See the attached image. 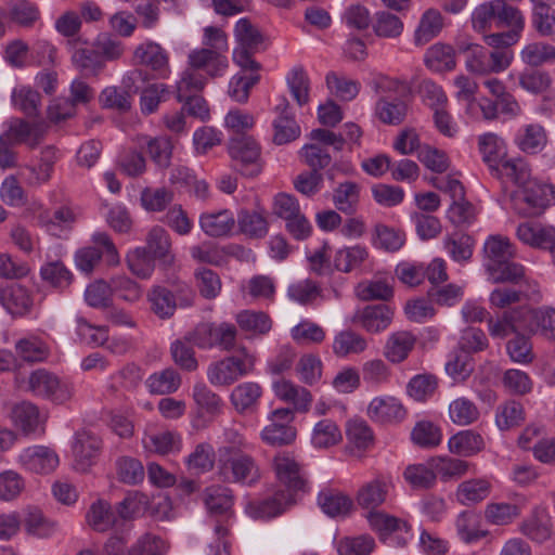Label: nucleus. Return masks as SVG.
Segmentation results:
<instances>
[{
  "mask_svg": "<svg viewBox=\"0 0 555 555\" xmlns=\"http://www.w3.org/2000/svg\"><path fill=\"white\" fill-rule=\"evenodd\" d=\"M516 327H522V332L529 335L555 340V308L518 306L500 313L496 320H488V331L493 338L504 339L507 333L515 332Z\"/></svg>",
  "mask_w": 555,
  "mask_h": 555,
  "instance_id": "1",
  "label": "nucleus"
},
{
  "mask_svg": "<svg viewBox=\"0 0 555 555\" xmlns=\"http://www.w3.org/2000/svg\"><path fill=\"white\" fill-rule=\"evenodd\" d=\"M483 255V267L491 283H517L524 278L525 267L512 260L515 251L507 237L490 236L485 242Z\"/></svg>",
  "mask_w": 555,
  "mask_h": 555,
  "instance_id": "2",
  "label": "nucleus"
},
{
  "mask_svg": "<svg viewBox=\"0 0 555 555\" xmlns=\"http://www.w3.org/2000/svg\"><path fill=\"white\" fill-rule=\"evenodd\" d=\"M234 436L236 439L233 444L218 449V475L225 482L253 485L260 478L258 465L253 456L241 450L244 446L242 437L236 434Z\"/></svg>",
  "mask_w": 555,
  "mask_h": 555,
  "instance_id": "3",
  "label": "nucleus"
},
{
  "mask_svg": "<svg viewBox=\"0 0 555 555\" xmlns=\"http://www.w3.org/2000/svg\"><path fill=\"white\" fill-rule=\"evenodd\" d=\"M513 210L521 217H539L555 204V188L551 184L530 180L511 194Z\"/></svg>",
  "mask_w": 555,
  "mask_h": 555,
  "instance_id": "4",
  "label": "nucleus"
},
{
  "mask_svg": "<svg viewBox=\"0 0 555 555\" xmlns=\"http://www.w3.org/2000/svg\"><path fill=\"white\" fill-rule=\"evenodd\" d=\"M256 358L248 349L241 346L234 353L209 365L207 378L212 385L230 386L254 372Z\"/></svg>",
  "mask_w": 555,
  "mask_h": 555,
  "instance_id": "5",
  "label": "nucleus"
},
{
  "mask_svg": "<svg viewBox=\"0 0 555 555\" xmlns=\"http://www.w3.org/2000/svg\"><path fill=\"white\" fill-rule=\"evenodd\" d=\"M489 294V304L492 308L503 310V312L512 309L513 305H518L522 301L538 304L542 300L539 284L526 276V269H524V278L517 283L501 282Z\"/></svg>",
  "mask_w": 555,
  "mask_h": 555,
  "instance_id": "6",
  "label": "nucleus"
},
{
  "mask_svg": "<svg viewBox=\"0 0 555 555\" xmlns=\"http://www.w3.org/2000/svg\"><path fill=\"white\" fill-rule=\"evenodd\" d=\"M27 388L33 395L56 404L66 403L74 396V386L70 383L46 369H37L30 373Z\"/></svg>",
  "mask_w": 555,
  "mask_h": 555,
  "instance_id": "7",
  "label": "nucleus"
},
{
  "mask_svg": "<svg viewBox=\"0 0 555 555\" xmlns=\"http://www.w3.org/2000/svg\"><path fill=\"white\" fill-rule=\"evenodd\" d=\"M185 340L201 349L220 347L222 350H232L236 340V328L233 324L221 323L216 325L203 322L185 334Z\"/></svg>",
  "mask_w": 555,
  "mask_h": 555,
  "instance_id": "8",
  "label": "nucleus"
},
{
  "mask_svg": "<svg viewBox=\"0 0 555 555\" xmlns=\"http://www.w3.org/2000/svg\"><path fill=\"white\" fill-rule=\"evenodd\" d=\"M228 151L234 167L245 177H256L262 170L260 146L254 138L235 134L228 144Z\"/></svg>",
  "mask_w": 555,
  "mask_h": 555,
  "instance_id": "9",
  "label": "nucleus"
},
{
  "mask_svg": "<svg viewBox=\"0 0 555 555\" xmlns=\"http://www.w3.org/2000/svg\"><path fill=\"white\" fill-rule=\"evenodd\" d=\"M274 470L285 495H291L292 501L296 503L299 492H305L307 482L301 474L299 464L288 455H276L273 460Z\"/></svg>",
  "mask_w": 555,
  "mask_h": 555,
  "instance_id": "10",
  "label": "nucleus"
},
{
  "mask_svg": "<svg viewBox=\"0 0 555 555\" xmlns=\"http://www.w3.org/2000/svg\"><path fill=\"white\" fill-rule=\"evenodd\" d=\"M516 235L524 244L547 250L555 255V228L538 222H522L517 227Z\"/></svg>",
  "mask_w": 555,
  "mask_h": 555,
  "instance_id": "11",
  "label": "nucleus"
},
{
  "mask_svg": "<svg viewBox=\"0 0 555 555\" xmlns=\"http://www.w3.org/2000/svg\"><path fill=\"white\" fill-rule=\"evenodd\" d=\"M44 133L43 122L30 124L22 118H13L9 121L8 129L1 137L14 145L25 143L30 149H35L42 141Z\"/></svg>",
  "mask_w": 555,
  "mask_h": 555,
  "instance_id": "12",
  "label": "nucleus"
},
{
  "mask_svg": "<svg viewBox=\"0 0 555 555\" xmlns=\"http://www.w3.org/2000/svg\"><path fill=\"white\" fill-rule=\"evenodd\" d=\"M367 415L371 420L380 424H395L405 417L406 410L400 400L395 397H376L367 406Z\"/></svg>",
  "mask_w": 555,
  "mask_h": 555,
  "instance_id": "13",
  "label": "nucleus"
},
{
  "mask_svg": "<svg viewBox=\"0 0 555 555\" xmlns=\"http://www.w3.org/2000/svg\"><path fill=\"white\" fill-rule=\"evenodd\" d=\"M189 67L198 72L205 70L210 77L221 76L228 67V59L215 49H195L188 57Z\"/></svg>",
  "mask_w": 555,
  "mask_h": 555,
  "instance_id": "14",
  "label": "nucleus"
},
{
  "mask_svg": "<svg viewBox=\"0 0 555 555\" xmlns=\"http://www.w3.org/2000/svg\"><path fill=\"white\" fill-rule=\"evenodd\" d=\"M393 310L385 304H377L364 307L358 311L352 321L369 333H379L385 331L392 322Z\"/></svg>",
  "mask_w": 555,
  "mask_h": 555,
  "instance_id": "15",
  "label": "nucleus"
},
{
  "mask_svg": "<svg viewBox=\"0 0 555 555\" xmlns=\"http://www.w3.org/2000/svg\"><path fill=\"white\" fill-rule=\"evenodd\" d=\"M133 55L139 64L157 72L160 78L166 77L169 68V56L160 44L153 41L144 42L135 48Z\"/></svg>",
  "mask_w": 555,
  "mask_h": 555,
  "instance_id": "16",
  "label": "nucleus"
},
{
  "mask_svg": "<svg viewBox=\"0 0 555 555\" xmlns=\"http://www.w3.org/2000/svg\"><path fill=\"white\" fill-rule=\"evenodd\" d=\"M295 504L291 495H285L284 490L278 489L273 496L249 503L247 513L255 519H269L284 513L289 506Z\"/></svg>",
  "mask_w": 555,
  "mask_h": 555,
  "instance_id": "17",
  "label": "nucleus"
},
{
  "mask_svg": "<svg viewBox=\"0 0 555 555\" xmlns=\"http://www.w3.org/2000/svg\"><path fill=\"white\" fill-rule=\"evenodd\" d=\"M203 502L211 515L229 517L233 514V491L225 486L207 487L203 492Z\"/></svg>",
  "mask_w": 555,
  "mask_h": 555,
  "instance_id": "18",
  "label": "nucleus"
},
{
  "mask_svg": "<svg viewBox=\"0 0 555 555\" xmlns=\"http://www.w3.org/2000/svg\"><path fill=\"white\" fill-rule=\"evenodd\" d=\"M519 530L530 540L542 543L552 535L551 518L544 508L534 507L520 524Z\"/></svg>",
  "mask_w": 555,
  "mask_h": 555,
  "instance_id": "19",
  "label": "nucleus"
},
{
  "mask_svg": "<svg viewBox=\"0 0 555 555\" xmlns=\"http://www.w3.org/2000/svg\"><path fill=\"white\" fill-rule=\"evenodd\" d=\"M262 397V387L255 382H244L235 386L230 395L231 403L240 414L254 412Z\"/></svg>",
  "mask_w": 555,
  "mask_h": 555,
  "instance_id": "20",
  "label": "nucleus"
},
{
  "mask_svg": "<svg viewBox=\"0 0 555 555\" xmlns=\"http://www.w3.org/2000/svg\"><path fill=\"white\" fill-rule=\"evenodd\" d=\"M417 337L410 331L392 333L385 345L384 354L392 363L403 362L414 349Z\"/></svg>",
  "mask_w": 555,
  "mask_h": 555,
  "instance_id": "21",
  "label": "nucleus"
},
{
  "mask_svg": "<svg viewBox=\"0 0 555 555\" xmlns=\"http://www.w3.org/2000/svg\"><path fill=\"white\" fill-rule=\"evenodd\" d=\"M21 459L27 469L37 474H49L59 464L57 455L42 446L26 449Z\"/></svg>",
  "mask_w": 555,
  "mask_h": 555,
  "instance_id": "22",
  "label": "nucleus"
},
{
  "mask_svg": "<svg viewBox=\"0 0 555 555\" xmlns=\"http://www.w3.org/2000/svg\"><path fill=\"white\" fill-rule=\"evenodd\" d=\"M199 225L208 236L221 237L231 233L235 225V218L229 209L204 212L199 217Z\"/></svg>",
  "mask_w": 555,
  "mask_h": 555,
  "instance_id": "23",
  "label": "nucleus"
},
{
  "mask_svg": "<svg viewBox=\"0 0 555 555\" xmlns=\"http://www.w3.org/2000/svg\"><path fill=\"white\" fill-rule=\"evenodd\" d=\"M144 247L155 260L160 261L164 266H171L173 263L175 256L171 251L170 236L165 229L160 227L151 229L146 236V246Z\"/></svg>",
  "mask_w": 555,
  "mask_h": 555,
  "instance_id": "24",
  "label": "nucleus"
},
{
  "mask_svg": "<svg viewBox=\"0 0 555 555\" xmlns=\"http://www.w3.org/2000/svg\"><path fill=\"white\" fill-rule=\"evenodd\" d=\"M0 304L12 315H24L29 312L33 300L28 291L21 285L0 288Z\"/></svg>",
  "mask_w": 555,
  "mask_h": 555,
  "instance_id": "25",
  "label": "nucleus"
},
{
  "mask_svg": "<svg viewBox=\"0 0 555 555\" xmlns=\"http://www.w3.org/2000/svg\"><path fill=\"white\" fill-rule=\"evenodd\" d=\"M448 447L451 453L468 457L485 449V440L480 434L466 429L453 435L449 439Z\"/></svg>",
  "mask_w": 555,
  "mask_h": 555,
  "instance_id": "26",
  "label": "nucleus"
},
{
  "mask_svg": "<svg viewBox=\"0 0 555 555\" xmlns=\"http://www.w3.org/2000/svg\"><path fill=\"white\" fill-rule=\"evenodd\" d=\"M276 396L284 400L292 402L295 410L298 412H308L312 402L311 392L305 387L295 385L291 380L275 382L273 385Z\"/></svg>",
  "mask_w": 555,
  "mask_h": 555,
  "instance_id": "27",
  "label": "nucleus"
},
{
  "mask_svg": "<svg viewBox=\"0 0 555 555\" xmlns=\"http://www.w3.org/2000/svg\"><path fill=\"white\" fill-rule=\"evenodd\" d=\"M143 448L146 452L167 455L180 450L181 438L178 434L169 430L145 434L142 439Z\"/></svg>",
  "mask_w": 555,
  "mask_h": 555,
  "instance_id": "28",
  "label": "nucleus"
},
{
  "mask_svg": "<svg viewBox=\"0 0 555 555\" xmlns=\"http://www.w3.org/2000/svg\"><path fill=\"white\" fill-rule=\"evenodd\" d=\"M87 521L98 532H106L119 525L115 508L104 500H98L90 506Z\"/></svg>",
  "mask_w": 555,
  "mask_h": 555,
  "instance_id": "29",
  "label": "nucleus"
},
{
  "mask_svg": "<svg viewBox=\"0 0 555 555\" xmlns=\"http://www.w3.org/2000/svg\"><path fill=\"white\" fill-rule=\"evenodd\" d=\"M389 483L384 479H373L364 483L357 493L356 501L365 509H374L382 505L387 498Z\"/></svg>",
  "mask_w": 555,
  "mask_h": 555,
  "instance_id": "30",
  "label": "nucleus"
},
{
  "mask_svg": "<svg viewBox=\"0 0 555 555\" xmlns=\"http://www.w3.org/2000/svg\"><path fill=\"white\" fill-rule=\"evenodd\" d=\"M321 509L331 517L346 516L352 508V500L334 489H323L318 495Z\"/></svg>",
  "mask_w": 555,
  "mask_h": 555,
  "instance_id": "31",
  "label": "nucleus"
},
{
  "mask_svg": "<svg viewBox=\"0 0 555 555\" xmlns=\"http://www.w3.org/2000/svg\"><path fill=\"white\" fill-rule=\"evenodd\" d=\"M147 300L153 313L163 320L170 319L178 308L173 292L165 286H153L147 294Z\"/></svg>",
  "mask_w": 555,
  "mask_h": 555,
  "instance_id": "32",
  "label": "nucleus"
},
{
  "mask_svg": "<svg viewBox=\"0 0 555 555\" xmlns=\"http://www.w3.org/2000/svg\"><path fill=\"white\" fill-rule=\"evenodd\" d=\"M515 142L522 152L537 154L546 145L547 137L541 125L530 124L518 131Z\"/></svg>",
  "mask_w": 555,
  "mask_h": 555,
  "instance_id": "33",
  "label": "nucleus"
},
{
  "mask_svg": "<svg viewBox=\"0 0 555 555\" xmlns=\"http://www.w3.org/2000/svg\"><path fill=\"white\" fill-rule=\"evenodd\" d=\"M332 347L337 357H347L362 353L367 348V341L361 334L347 328L335 335Z\"/></svg>",
  "mask_w": 555,
  "mask_h": 555,
  "instance_id": "34",
  "label": "nucleus"
},
{
  "mask_svg": "<svg viewBox=\"0 0 555 555\" xmlns=\"http://www.w3.org/2000/svg\"><path fill=\"white\" fill-rule=\"evenodd\" d=\"M516 328L515 332L507 333V336L514 334V337L506 343L507 354L513 362L529 364L534 359L530 335L522 332V327Z\"/></svg>",
  "mask_w": 555,
  "mask_h": 555,
  "instance_id": "35",
  "label": "nucleus"
},
{
  "mask_svg": "<svg viewBox=\"0 0 555 555\" xmlns=\"http://www.w3.org/2000/svg\"><path fill=\"white\" fill-rule=\"evenodd\" d=\"M491 173L496 178L507 179L519 188L531 180L528 165L524 160L515 158L505 157Z\"/></svg>",
  "mask_w": 555,
  "mask_h": 555,
  "instance_id": "36",
  "label": "nucleus"
},
{
  "mask_svg": "<svg viewBox=\"0 0 555 555\" xmlns=\"http://www.w3.org/2000/svg\"><path fill=\"white\" fill-rule=\"evenodd\" d=\"M102 448V440L90 431H80L76 435L73 451L77 462L85 468L98 456Z\"/></svg>",
  "mask_w": 555,
  "mask_h": 555,
  "instance_id": "37",
  "label": "nucleus"
},
{
  "mask_svg": "<svg viewBox=\"0 0 555 555\" xmlns=\"http://www.w3.org/2000/svg\"><path fill=\"white\" fill-rule=\"evenodd\" d=\"M16 356L28 363L42 362L50 354L49 346L37 336L21 338L15 344Z\"/></svg>",
  "mask_w": 555,
  "mask_h": 555,
  "instance_id": "38",
  "label": "nucleus"
},
{
  "mask_svg": "<svg viewBox=\"0 0 555 555\" xmlns=\"http://www.w3.org/2000/svg\"><path fill=\"white\" fill-rule=\"evenodd\" d=\"M234 37L238 42L236 49L259 52L262 49L264 37L261 31L246 18H240L234 27Z\"/></svg>",
  "mask_w": 555,
  "mask_h": 555,
  "instance_id": "39",
  "label": "nucleus"
},
{
  "mask_svg": "<svg viewBox=\"0 0 555 555\" xmlns=\"http://www.w3.org/2000/svg\"><path fill=\"white\" fill-rule=\"evenodd\" d=\"M235 221L240 231L250 238H262L268 234L269 223L259 211L242 209Z\"/></svg>",
  "mask_w": 555,
  "mask_h": 555,
  "instance_id": "40",
  "label": "nucleus"
},
{
  "mask_svg": "<svg viewBox=\"0 0 555 555\" xmlns=\"http://www.w3.org/2000/svg\"><path fill=\"white\" fill-rule=\"evenodd\" d=\"M479 152L483 162L488 165L490 171L505 158L504 142L495 133L488 132L479 137Z\"/></svg>",
  "mask_w": 555,
  "mask_h": 555,
  "instance_id": "41",
  "label": "nucleus"
},
{
  "mask_svg": "<svg viewBox=\"0 0 555 555\" xmlns=\"http://www.w3.org/2000/svg\"><path fill=\"white\" fill-rule=\"evenodd\" d=\"M343 440V434L336 422L324 418L318 422L312 431L311 443L318 449H328Z\"/></svg>",
  "mask_w": 555,
  "mask_h": 555,
  "instance_id": "42",
  "label": "nucleus"
},
{
  "mask_svg": "<svg viewBox=\"0 0 555 555\" xmlns=\"http://www.w3.org/2000/svg\"><path fill=\"white\" fill-rule=\"evenodd\" d=\"M146 386L151 393L169 395L176 392L181 386V376L172 367L152 374L146 379Z\"/></svg>",
  "mask_w": 555,
  "mask_h": 555,
  "instance_id": "43",
  "label": "nucleus"
},
{
  "mask_svg": "<svg viewBox=\"0 0 555 555\" xmlns=\"http://www.w3.org/2000/svg\"><path fill=\"white\" fill-rule=\"evenodd\" d=\"M520 59L531 67L553 63L555 61V47L543 41L529 42L521 50Z\"/></svg>",
  "mask_w": 555,
  "mask_h": 555,
  "instance_id": "44",
  "label": "nucleus"
},
{
  "mask_svg": "<svg viewBox=\"0 0 555 555\" xmlns=\"http://www.w3.org/2000/svg\"><path fill=\"white\" fill-rule=\"evenodd\" d=\"M424 61L435 72L451 70L456 65L453 48L443 43H436L427 49Z\"/></svg>",
  "mask_w": 555,
  "mask_h": 555,
  "instance_id": "45",
  "label": "nucleus"
},
{
  "mask_svg": "<svg viewBox=\"0 0 555 555\" xmlns=\"http://www.w3.org/2000/svg\"><path fill=\"white\" fill-rule=\"evenodd\" d=\"M443 26L442 16L435 9L427 10L418 24L414 34V41L417 46H424L441 31Z\"/></svg>",
  "mask_w": 555,
  "mask_h": 555,
  "instance_id": "46",
  "label": "nucleus"
},
{
  "mask_svg": "<svg viewBox=\"0 0 555 555\" xmlns=\"http://www.w3.org/2000/svg\"><path fill=\"white\" fill-rule=\"evenodd\" d=\"M360 186L352 181L339 183L334 190L333 202L335 207L347 215H352L356 211L359 203Z\"/></svg>",
  "mask_w": 555,
  "mask_h": 555,
  "instance_id": "47",
  "label": "nucleus"
},
{
  "mask_svg": "<svg viewBox=\"0 0 555 555\" xmlns=\"http://www.w3.org/2000/svg\"><path fill=\"white\" fill-rule=\"evenodd\" d=\"M405 242V234L401 230L378 223L374 228L373 244L377 248L389 253L399 250Z\"/></svg>",
  "mask_w": 555,
  "mask_h": 555,
  "instance_id": "48",
  "label": "nucleus"
},
{
  "mask_svg": "<svg viewBox=\"0 0 555 555\" xmlns=\"http://www.w3.org/2000/svg\"><path fill=\"white\" fill-rule=\"evenodd\" d=\"M146 153L152 162L159 168L166 169L170 166L172 157V142L166 135L145 138Z\"/></svg>",
  "mask_w": 555,
  "mask_h": 555,
  "instance_id": "49",
  "label": "nucleus"
},
{
  "mask_svg": "<svg viewBox=\"0 0 555 555\" xmlns=\"http://www.w3.org/2000/svg\"><path fill=\"white\" fill-rule=\"evenodd\" d=\"M403 476L414 489H430L437 480L436 469L430 466V459L425 464L409 465Z\"/></svg>",
  "mask_w": 555,
  "mask_h": 555,
  "instance_id": "50",
  "label": "nucleus"
},
{
  "mask_svg": "<svg viewBox=\"0 0 555 555\" xmlns=\"http://www.w3.org/2000/svg\"><path fill=\"white\" fill-rule=\"evenodd\" d=\"M491 485L486 479H470L460 483L456 495L457 500L465 505L483 501L490 494Z\"/></svg>",
  "mask_w": 555,
  "mask_h": 555,
  "instance_id": "51",
  "label": "nucleus"
},
{
  "mask_svg": "<svg viewBox=\"0 0 555 555\" xmlns=\"http://www.w3.org/2000/svg\"><path fill=\"white\" fill-rule=\"evenodd\" d=\"M412 441L424 449H431L441 443L442 433L438 425L430 421H420L411 433Z\"/></svg>",
  "mask_w": 555,
  "mask_h": 555,
  "instance_id": "52",
  "label": "nucleus"
},
{
  "mask_svg": "<svg viewBox=\"0 0 555 555\" xmlns=\"http://www.w3.org/2000/svg\"><path fill=\"white\" fill-rule=\"evenodd\" d=\"M371 528L376 531L379 539L385 541L393 532L404 528L405 531L410 530V526L401 519L390 516L382 512H371L367 516Z\"/></svg>",
  "mask_w": 555,
  "mask_h": 555,
  "instance_id": "53",
  "label": "nucleus"
},
{
  "mask_svg": "<svg viewBox=\"0 0 555 555\" xmlns=\"http://www.w3.org/2000/svg\"><path fill=\"white\" fill-rule=\"evenodd\" d=\"M41 279L50 286L64 289L72 284L73 274L66 266L60 261H49L40 269Z\"/></svg>",
  "mask_w": 555,
  "mask_h": 555,
  "instance_id": "54",
  "label": "nucleus"
},
{
  "mask_svg": "<svg viewBox=\"0 0 555 555\" xmlns=\"http://www.w3.org/2000/svg\"><path fill=\"white\" fill-rule=\"evenodd\" d=\"M194 278L198 293L203 298L211 300L221 293V279L214 270L201 267L195 270Z\"/></svg>",
  "mask_w": 555,
  "mask_h": 555,
  "instance_id": "55",
  "label": "nucleus"
},
{
  "mask_svg": "<svg viewBox=\"0 0 555 555\" xmlns=\"http://www.w3.org/2000/svg\"><path fill=\"white\" fill-rule=\"evenodd\" d=\"M128 269L140 279H149L155 269V259L145 247H137L126 256Z\"/></svg>",
  "mask_w": 555,
  "mask_h": 555,
  "instance_id": "56",
  "label": "nucleus"
},
{
  "mask_svg": "<svg viewBox=\"0 0 555 555\" xmlns=\"http://www.w3.org/2000/svg\"><path fill=\"white\" fill-rule=\"evenodd\" d=\"M24 526L29 534L39 538L51 535L56 528V524L46 518L42 512L37 507H28L25 511Z\"/></svg>",
  "mask_w": 555,
  "mask_h": 555,
  "instance_id": "57",
  "label": "nucleus"
},
{
  "mask_svg": "<svg viewBox=\"0 0 555 555\" xmlns=\"http://www.w3.org/2000/svg\"><path fill=\"white\" fill-rule=\"evenodd\" d=\"M75 67L85 76H96L104 67V62L93 49H78L72 56Z\"/></svg>",
  "mask_w": 555,
  "mask_h": 555,
  "instance_id": "58",
  "label": "nucleus"
},
{
  "mask_svg": "<svg viewBox=\"0 0 555 555\" xmlns=\"http://www.w3.org/2000/svg\"><path fill=\"white\" fill-rule=\"evenodd\" d=\"M524 420L525 412L520 402L511 400L498 406L495 423L501 430L519 426Z\"/></svg>",
  "mask_w": 555,
  "mask_h": 555,
  "instance_id": "59",
  "label": "nucleus"
},
{
  "mask_svg": "<svg viewBox=\"0 0 555 555\" xmlns=\"http://www.w3.org/2000/svg\"><path fill=\"white\" fill-rule=\"evenodd\" d=\"M430 466L436 469V475H440L442 479L447 480L465 475L469 463L450 456H433L430 457Z\"/></svg>",
  "mask_w": 555,
  "mask_h": 555,
  "instance_id": "60",
  "label": "nucleus"
},
{
  "mask_svg": "<svg viewBox=\"0 0 555 555\" xmlns=\"http://www.w3.org/2000/svg\"><path fill=\"white\" fill-rule=\"evenodd\" d=\"M238 326L246 332L264 335L272 327L270 317L262 311L245 310L236 315Z\"/></svg>",
  "mask_w": 555,
  "mask_h": 555,
  "instance_id": "61",
  "label": "nucleus"
},
{
  "mask_svg": "<svg viewBox=\"0 0 555 555\" xmlns=\"http://www.w3.org/2000/svg\"><path fill=\"white\" fill-rule=\"evenodd\" d=\"M449 416L454 424L466 426L478 420L479 411L473 401L462 397L450 403Z\"/></svg>",
  "mask_w": 555,
  "mask_h": 555,
  "instance_id": "62",
  "label": "nucleus"
},
{
  "mask_svg": "<svg viewBox=\"0 0 555 555\" xmlns=\"http://www.w3.org/2000/svg\"><path fill=\"white\" fill-rule=\"evenodd\" d=\"M438 388V378L433 374H418L406 386L408 393L416 401L423 402L434 396Z\"/></svg>",
  "mask_w": 555,
  "mask_h": 555,
  "instance_id": "63",
  "label": "nucleus"
},
{
  "mask_svg": "<svg viewBox=\"0 0 555 555\" xmlns=\"http://www.w3.org/2000/svg\"><path fill=\"white\" fill-rule=\"evenodd\" d=\"M347 438L352 446V451L357 449L362 452L373 444V433L369 425L362 420H351L346 427Z\"/></svg>",
  "mask_w": 555,
  "mask_h": 555,
  "instance_id": "64",
  "label": "nucleus"
}]
</instances>
